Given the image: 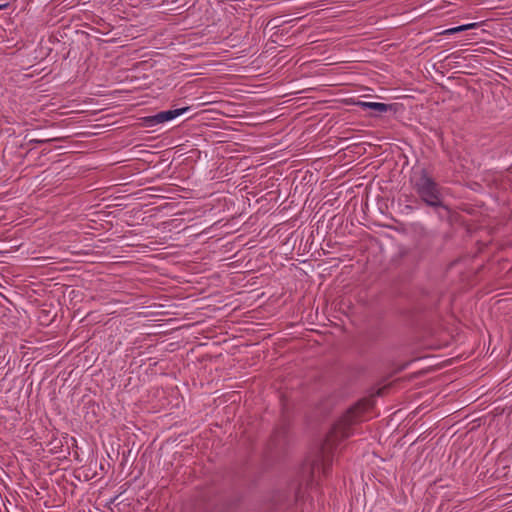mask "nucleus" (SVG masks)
Masks as SVG:
<instances>
[{"instance_id": "nucleus-3", "label": "nucleus", "mask_w": 512, "mask_h": 512, "mask_svg": "<svg viewBox=\"0 0 512 512\" xmlns=\"http://www.w3.org/2000/svg\"><path fill=\"white\" fill-rule=\"evenodd\" d=\"M187 110H189V107H184V108L175 109V110L162 111L154 116L145 118V122L148 124V126H152V125L159 124V123H164L166 121H170V120L174 119L177 116H180Z\"/></svg>"}, {"instance_id": "nucleus-1", "label": "nucleus", "mask_w": 512, "mask_h": 512, "mask_svg": "<svg viewBox=\"0 0 512 512\" xmlns=\"http://www.w3.org/2000/svg\"><path fill=\"white\" fill-rule=\"evenodd\" d=\"M369 408L370 402L368 400H362L347 410L342 418L334 425L322 445L320 458L311 466V476L313 479H318L321 474H328L332 463L333 449L339 441L351 435V426L361 421L363 413Z\"/></svg>"}, {"instance_id": "nucleus-5", "label": "nucleus", "mask_w": 512, "mask_h": 512, "mask_svg": "<svg viewBox=\"0 0 512 512\" xmlns=\"http://www.w3.org/2000/svg\"><path fill=\"white\" fill-rule=\"evenodd\" d=\"M477 27H479V23H469V24H465V25L447 29V30L443 31L441 34H444V35L455 34V33L469 30V29H475Z\"/></svg>"}, {"instance_id": "nucleus-6", "label": "nucleus", "mask_w": 512, "mask_h": 512, "mask_svg": "<svg viewBox=\"0 0 512 512\" xmlns=\"http://www.w3.org/2000/svg\"><path fill=\"white\" fill-rule=\"evenodd\" d=\"M54 140H57L56 138H53V139H44V140H39V139H31L28 144H42V143H46V142H51V141H54Z\"/></svg>"}, {"instance_id": "nucleus-4", "label": "nucleus", "mask_w": 512, "mask_h": 512, "mask_svg": "<svg viewBox=\"0 0 512 512\" xmlns=\"http://www.w3.org/2000/svg\"><path fill=\"white\" fill-rule=\"evenodd\" d=\"M357 105L362 108L363 110L371 109L377 113H384L387 112L390 108V105L385 103H379V102H364L359 101Z\"/></svg>"}, {"instance_id": "nucleus-2", "label": "nucleus", "mask_w": 512, "mask_h": 512, "mask_svg": "<svg viewBox=\"0 0 512 512\" xmlns=\"http://www.w3.org/2000/svg\"><path fill=\"white\" fill-rule=\"evenodd\" d=\"M411 184L421 198L427 205L431 207H443L442 193L438 183L428 174L424 168L416 169L413 171Z\"/></svg>"}]
</instances>
